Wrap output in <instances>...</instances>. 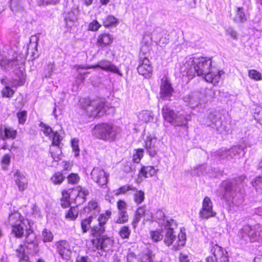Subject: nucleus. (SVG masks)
Listing matches in <instances>:
<instances>
[{"instance_id":"obj_1","label":"nucleus","mask_w":262,"mask_h":262,"mask_svg":"<svg viewBox=\"0 0 262 262\" xmlns=\"http://www.w3.org/2000/svg\"><path fill=\"white\" fill-rule=\"evenodd\" d=\"M211 64V58L190 57L180 66V71L183 76H186L191 79L195 75L202 76L206 81L216 85L224 72L223 70L213 71Z\"/></svg>"},{"instance_id":"obj_2","label":"nucleus","mask_w":262,"mask_h":262,"mask_svg":"<svg viewBox=\"0 0 262 262\" xmlns=\"http://www.w3.org/2000/svg\"><path fill=\"white\" fill-rule=\"evenodd\" d=\"M245 177L241 176L232 181H224L222 186L224 188V193L222 199L228 202H232L233 205L238 206L242 203L243 197L241 192L242 183L244 182Z\"/></svg>"},{"instance_id":"obj_3","label":"nucleus","mask_w":262,"mask_h":262,"mask_svg":"<svg viewBox=\"0 0 262 262\" xmlns=\"http://www.w3.org/2000/svg\"><path fill=\"white\" fill-rule=\"evenodd\" d=\"M177 224L176 221L170 219L165 222V226L162 228L164 236V242L167 246L172 245V249L173 250H179L183 247L186 243V236L184 232L181 230L178 236H177L174 229L176 228Z\"/></svg>"},{"instance_id":"obj_4","label":"nucleus","mask_w":262,"mask_h":262,"mask_svg":"<svg viewBox=\"0 0 262 262\" xmlns=\"http://www.w3.org/2000/svg\"><path fill=\"white\" fill-rule=\"evenodd\" d=\"M120 127L106 123L98 124L93 128V135L97 139L113 142L119 137Z\"/></svg>"},{"instance_id":"obj_5","label":"nucleus","mask_w":262,"mask_h":262,"mask_svg":"<svg viewBox=\"0 0 262 262\" xmlns=\"http://www.w3.org/2000/svg\"><path fill=\"white\" fill-rule=\"evenodd\" d=\"M79 103L82 108L94 118L101 117L106 111L104 103L99 100H91L89 98H82L79 99Z\"/></svg>"},{"instance_id":"obj_6","label":"nucleus","mask_w":262,"mask_h":262,"mask_svg":"<svg viewBox=\"0 0 262 262\" xmlns=\"http://www.w3.org/2000/svg\"><path fill=\"white\" fill-rule=\"evenodd\" d=\"M162 115L164 120L174 126L185 125L187 121L191 119L190 115L184 114V113H176L167 105L162 108Z\"/></svg>"},{"instance_id":"obj_7","label":"nucleus","mask_w":262,"mask_h":262,"mask_svg":"<svg viewBox=\"0 0 262 262\" xmlns=\"http://www.w3.org/2000/svg\"><path fill=\"white\" fill-rule=\"evenodd\" d=\"M113 240L106 235L93 239L91 241V245L89 249L92 251L98 250L100 255H103V252H106L111 250L113 245Z\"/></svg>"},{"instance_id":"obj_8","label":"nucleus","mask_w":262,"mask_h":262,"mask_svg":"<svg viewBox=\"0 0 262 262\" xmlns=\"http://www.w3.org/2000/svg\"><path fill=\"white\" fill-rule=\"evenodd\" d=\"M7 226L12 228V233L17 237H21L24 233V227L19 213L14 211L10 213L6 222Z\"/></svg>"},{"instance_id":"obj_9","label":"nucleus","mask_w":262,"mask_h":262,"mask_svg":"<svg viewBox=\"0 0 262 262\" xmlns=\"http://www.w3.org/2000/svg\"><path fill=\"white\" fill-rule=\"evenodd\" d=\"M210 250L213 255L206 257V262H228V253L222 247L213 242L210 243Z\"/></svg>"},{"instance_id":"obj_10","label":"nucleus","mask_w":262,"mask_h":262,"mask_svg":"<svg viewBox=\"0 0 262 262\" xmlns=\"http://www.w3.org/2000/svg\"><path fill=\"white\" fill-rule=\"evenodd\" d=\"M245 154L242 146H234L230 149L221 148L215 152V156L221 159H231L239 158Z\"/></svg>"},{"instance_id":"obj_11","label":"nucleus","mask_w":262,"mask_h":262,"mask_svg":"<svg viewBox=\"0 0 262 262\" xmlns=\"http://www.w3.org/2000/svg\"><path fill=\"white\" fill-rule=\"evenodd\" d=\"M144 47L141 49L139 54V65L137 68L138 72L140 75L145 77H150L152 72V67L147 57L142 53Z\"/></svg>"},{"instance_id":"obj_12","label":"nucleus","mask_w":262,"mask_h":262,"mask_svg":"<svg viewBox=\"0 0 262 262\" xmlns=\"http://www.w3.org/2000/svg\"><path fill=\"white\" fill-rule=\"evenodd\" d=\"M202 123L207 126L215 128L216 130L222 134L224 132H228L226 127L223 124L221 118L217 117L213 113H210L204 119Z\"/></svg>"},{"instance_id":"obj_13","label":"nucleus","mask_w":262,"mask_h":262,"mask_svg":"<svg viewBox=\"0 0 262 262\" xmlns=\"http://www.w3.org/2000/svg\"><path fill=\"white\" fill-rule=\"evenodd\" d=\"M199 214L200 218L202 220H207L216 215V213L213 209V203L208 196L204 198Z\"/></svg>"},{"instance_id":"obj_14","label":"nucleus","mask_w":262,"mask_h":262,"mask_svg":"<svg viewBox=\"0 0 262 262\" xmlns=\"http://www.w3.org/2000/svg\"><path fill=\"white\" fill-rule=\"evenodd\" d=\"M173 89L170 81L166 77H163L161 80L160 97L164 100H170Z\"/></svg>"},{"instance_id":"obj_15","label":"nucleus","mask_w":262,"mask_h":262,"mask_svg":"<svg viewBox=\"0 0 262 262\" xmlns=\"http://www.w3.org/2000/svg\"><path fill=\"white\" fill-rule=\"evenodd\" d=\"M159 142L157 138L151 135L147 136L145 139V147L147 153L151 157H155L159 150Z\"/></svg>"},{"instance_id":"obj_16","label":"nucleus","mask_w":262,"mask_h":262,"mask_svg":"<svg viewBox=\"0 0 262 262\" xmlns=\"http://www.w3.org/2000/svg\"><path fill=\"white\" fill-rule=\"evenodd\" d=\"M151 38L160 46H165L168 43L169 39V35L166 31L160 28H157L154 30Z\"/></svg>"},{"instance_id":"obj_17","label":"nucleus","mask_w":262,"mask_h":262,"mask_svg":"<svg viewBox=\"0 0 262 262\" xmlns=\"http://www.w3.org/2000/svg\"><path fill=\"white\" fill-rule=\"evenodd\" d=\"M91 176L92 180L100 186H104L107 183V176L104 170L99 167H94Z\"/></svg>"},{"instance_id":"obj_18","label":"nucleus","mask_w":262,"mask_h":262,"mask_svg":"<svg viewBox=\"0 0 262 262\" xmlns=\"http://www.w3.org/2000/svg\"><path fill=\"white\" fill-rule=\"evenodd\" d=\"M24 63V60L19 61L18 58L8 59L6 57L0 56V68L3 71H9Z\"/></svg>"},{"instance_id":"obj_19","label":"nucleus","mask_w":262,"mask_h":262,"mask_svg":"<svg viewBox=\"0 0 262 262\" xmlns=\"http://www.w3.org/2000/svg\"><path fill=\"white\" fill-rule=\"evenodd\" d=\"M79 11L77 8H73L69 11L63 13L64 20L67 27L71 28L75 25L78 19Z\"/></svg>"},{"instance_id":"obj_20","label":"nucleus","mask_w":262,"mask_h":262,"mask_svg":"<svg viewBox=\"0 0 262 262\" xmlns=\"http://www.w3.org/2000/svg\"><path fill=\"white\" fill-rule=\"evenodd\" d=\"M92 68H99L103 71L111 72L113 73L117 74L120 76H122V73L120 72L119 69L108 60H101L96 65L93 66Z\"/></svg>"},{"instance_id":"obj_21","label":"nucleus","mask_w":262,"mask_h":262,"mask_svg":"<svg viewBox=\"0 0 262 262\" xmlns=\"http://www.w3.org/2000/svg\"><path fill=\"white\" fill-rule=\"evenodd\" d=\"M14 178L15 183L20 191H24L28 187V181L25 176L18 170L14 173Z\"/></svg>"},{"instance_id":"obj_22","label":"nucleus","mask_w":262,"mask_h":262,"mask_svg":"<svg viewBox=\"0 0 262 262\" xmlns=\"http://www.w3.org/2000/svg\"><path fill=\"white\" fill-rule=\"evenodd\" d=\"M56 246L57 251L62 258H64L69 256L71 251V247L68 242L60 241L56 243Z\"/></svg>"},{"instance_id":"obj_23","label":"nucleus","mask_w":262,"mask_h":262,"mask_svg":"<svg viewBox=\"0 0 262 262\" xmlns=\"http://www.w3.org/2000/svg\"><path fill=\"white\" fill-rule=\"evenodd\" d=\"M0 132V137L3 140L7 139H14L17 134L16 130L12 127L6 126L2 127Z\"/></svg>"},{"instance_id":"obj_24","label":"nucleus","mask_w":262,"mask_h":262,"mask_svg":"<svg viewBox=\"0 0 262 262\" xmlns=\"http://www.w3.org/2000/svg\"><path fill=\"white\" fill-rule=\"evenodd\" d=\"M26 75L21 70H17L16 77L9 81V84L13 87H17L24 84Z\"/></svg>"},{"instance_id":"obj_25","label":"nucleus","mask_w":262,"mask_h":262,"mask_svg":"<svg viewBox=\"0 0 262 262\" xmlns=\"http://www.w3.org/2000/svg\"><path fill=\"white\" fill-rule=\"evenodd\" d=\"M113 40L112 35L108 33H103L98 36L96 44L101 48H104L111 45Z\"/></svg>"},{"instance_id":"obj_26","label":"nucleus","mask_w":262,"mask_h":262,"mask_svg":"<svg viewBox=\"0 0 262 262\" xmlns=\"http://www.w3.org/2000/svg\"><path fill=\"white\" fill-rule=\"evenodd\" d=\"M84 213H90V215H95L100 211V207L96 200H91L83 209Z\"/></svg>"},{"instance_id":"obj_27","label":"nucleus","mask_w":262,"mask_h":262,"mask_svg":"<svg viewBox=\"0 0 262 262\" xmlns=\"http://www.w3.org/2000/svg\"><path fill=\"white\" fill-rule=\"evenodd\" d=\"M251 236V242L262 241V226L259 224L252 227V234Z\"/></svg>"},{"instance_id":"obj_28","label":"nucleus","mask_w":262,"mask_h":262,"mask_svg":"<svg viewBox=\"0 0 262 262\" xmlns=\"http://www.w3.org/2000/svg\"><path fill=\"white\" fill-rule=\"evenodd\" d=\"M252 227L253 226H250L249 225H244L238 231V237L245 242H247L248 241L251 242L250 234H252Z\"/></svg>"},{"instance_id":"obj_29","label":"nucleus","mask_w":262,"mask_h":262,"mask_svg":"<svg viewBox=\"0 0 262 262\" xmlns=\"http://www.w3.org/2000/svg\"><path fill=\"white\" fill-rule=\"evenodd\" d=\"M184 100L185 102H187L189 105L192 108L196 107L200 103V99L198 93H192L185 96Z\"/></svg>"},{"instance_id":"obj_30","label":"nucleus","mask_w":262,"mask_h":262,"mask_svg":"<svg viewBox=\"0 0 262 262\" xmlns=\"http://www.w3.org/2000/svg\"><path fill=\"white\" fill-rule=\"evenodd\" d=\"M78 193L75 198V203L79 205L85 202L86 196L89 195V191L88 189L84 188H80L78 189Z\"/></svg>"},{"instance_id":"obj_31","label":"nucleus","mask_w":262,"mask_h":262,"mask_svg":"<svg viewBox=\"0 0 262 262\" xmlns=\"http://www.w3.org/2000/svg\"><path fill=\"white\" fill-rule=\"evenodd\" d=\"M156 173V170L153 166H142L141 168L139 174L145 178L152 177Z\"/></svg>"},{"instance_id":"obj_32","label":"nucleus","mask_w":262,"mask_h":262,"mask_svg":"<svg viewBox=\"0 0 262 262\" xmlns=\"http://www.w3.org/2000/svg\"><path fill=\"white\" fill-rule=\"evenodd\" d=\"M136 213L138 215L141 216L142 218L144 217V221H149L152 218V216L149 213V211L146 209V206L139 207L136 211Z\"/></svg>"},{"instance_id":"obj_33","label":"nucleus","mask_w":262,"mask_h":262,"mask_svg":"<svg viewBox=\"0 0 262 262\" xmlns=\"http://www.w3.org/2000/svg\"><path fill=\"white\" fill-rule=\"evenodd\" d=\"M247 20V17L243 8L237 7L236 11V15L234 21L236 23H244Z\"/></svg>"},{"instance_id":"obj_34","label":"nucleus","mask_w":262,"mask_h":262,"mask_svg":"<svg viewBox=\"0 0 262 262\" xmlns=\"http://www.w3.org/2000/svg\"><path fill=\"white\" fill-rule=\"evenodd\" d=\"M139 120L145 122H149L152 121L154 119V115L152 112L149 111H143L138 115Z\"/></svg>"},{"instance_id":"obj_35","label":"nucleus","mask_w":262,"mask_h":262,"mask_svg":"<svg viewBox=\"0 0 262 262\" xmlns=\"http://www.w3.org/2000/svg\"><path fill=\"white\" fill-rule=\"evenodd\" d=\"M154 218L156 222H158L159 224L161 225L162 227H164L165 226V222L169 220L166 219L164 213L160 209L157 211Z\"/></svg>"},{"instance_id":"obj_36","label":"nucleus","mask_w":262,"mask_h":262,"mask_svg":"<svg viewBox=\"0 0 262 262\" xmlns=\"http://www.w3.org/2000/svg\"><path fill=\"white\" fill-rule=\"evenodd\" d=\"M105 227L102 226L99 224L97 226H95L91 228V234L97 238L100 237L103 235V234L105 232Z\"/></svg>"},{"instance_id":"obj_37","label":"nucleus","mask_w":262,"mask_h":262,"mask_svg":"<svg viewBox=\"0 0 262 262\" xmlns=\"http://www.w3.org/2000/svg\"><path fill=\"white\" fill-rule=\"evenodd\" d=\"M135 192L134 193V200L137 204H141L144 200V192L142 190H138L134 187L133 190Z\"/></svg>"},{"instance_id":"obj_38","label":"nucleus","mask_w":262,"mask_h":262,"mask_svg":"<svg viewBox=\"0 0 262 262\" xmlns=\"http://www.w3.org/2000/svg\"><path fill=\"white\" fill-rule=\"evenodd\" d=\"M117 24V19L112 15H108L103 19V25L105 27L116 26Z\"/></svg>"},{"instance_id":"obj_39","label":"nucleus","mask_w":262,"mask_h":262,"mask_svg":"<svg viewBox=\"0 0 262 262\" xmlns=\"http://www.w3.org/2000/svg\"><path fill=\"white\" fill-rule=\"evenodd\" d=\"M16 254L18 258V262H29V257L25 254L24 247H21L17 249Z\"/></svg>"},{"instance_id":"obj_40","label":"nucleus","mask_w":262,"mask_h":262,"mask_svg":"<svg viewBox=\"0 0 262 262\" xmlns=\"http://www.w3.org/2000/svg\"><path fill=\"white\" fill-rule=\"evenodd\" d=\"M35 239V235L32 232V231L31 230L27 231L26 237V242L28 244V245H26L25 246L29 248H31V246L34 247L36 245V244L34 243Z\"/></svg>"},{"instance_id":"obj_41","label":"nucleus","mask_w":262,"mask_h":262,"mask_svg":"<svg viewBox=\"0 0 262 262\" xmlns=\"http://www.w3.org/2000/svg\"><path fill=\"white\" fill-rule=\"evenodd\" d=\"M50 153L51 157L54 161L58 162L60 160L61 150L59 146L51 147Z\"/></svg>"},{"instance_id":"obj_42","label":"nucleus","mask_w":262,"mask_h":262,"mask_svg":"<svg viewBox=\"0 0 262 262\" xmlns=\"http://www.w3.org/2000/svg\"><path fill=\"white\" fill-rule=\"evenodd\" d=\"M112 212L110 210H106L105 213L101 214L98 219V224L104 226L108 220L111 217Z\"/></svg>"},{"instance_id":"obj_43","label":"nucleus","mask_w":262,"mask_h":262,"mask_svg":"<svg viewBox=\"0 0 262 262\" xmlns=\"http://www.w3.org/2000/svg\"><path fill=\"white\" fill-rule=\"evenodd\" d=\"M49 139L52 140V147H56L60 146V143L62 138L58 132L56 131L54 132L51 135V138Z\"/></svg>"},{"instance_id":"obj_44","label":"nucleus","mask_w":262,"mask_h":262,"mask_svg":"<svg viewBox=\"0 0 262 262\" xmlns=\"http://www.w3.org/2000/svg\"><path fill=\"white\" fill-rule=\"evenodd\" d=\"M39 126L41 128V130L43 132V134L48 137L49 138H51V135L54 133V131L52 129V128L49 126V125L45 124L43 122H41L39 124Z\"/></svg>"},{"instance_id":"obj_45","label":"nucleus","mask_w":262,"mask_h":262,"mask_svg":"<svg viewBox=\"0 0 262 262\" xmlns=\"http://www.w3.org/2000/svg\"><path fill=\"white\" fill-rule=\"evenodd\" d=\"M128 220V215L127 211H118V217L117 219L115 221V223L117 224H124Z\"/></svg>"},{"instance_id":"obj_46","label":"nucleus","mask_w":262,"mask_h":262,"mask_svg":"<svg viewBox=\"0 0 262 262\" xmlns=\"http://www.w3.org/2000/svg\"><path fill=\"white\" fill-rule=\"evenodd\" d=\"M252 186L257 192L262 193V177H257L251 182Z\"/></svg>"},{"instance_id":"obj_47","label":"nucleus","mask_w":262,"mask_h":262,"mask_svg":"<svg viewBox=\"0 0 262 262\" xmlns=\"http://www.w3.org/2000/svg\"><path fill=\"white\" fill-rule=\"evenodd\" d=\"M154 259L155 255L151 251L148 250L141 257V262H154Z\"/></svg>"},{"instance_id":"obj_48","label":"nucleus","mask_w":262,"mask_h":262,"mask_svg":"<svg viewBox=\"0 0 262 262\" xmlns=\"http://www.w3.org/2000/svg\"><path fill=\"white\" fill-rule=\"evenodd\" d=\"M254 119L260 125H262V107L257 106L254 109L253 113Z\"/></svg>"},{"instance_id":"obj_49","label":"nucleus","mask_w":262,"mask_h":262,"mask_svg":"<svg viewBox=\"0 0 262 262\" xmlns=\"http://www.w3.org/2000/svg\"><path fill=\"white\" fill-rule=\"evenodd\" d=\"M92 219L93 216L92 215H90L87 219L82 221L81 226L83 233L86 232L89 229Z\"/></svg>"},{"instance_id":"obj_50","label":"nucleus","mask_w":262,"mask_h":262,"mask_svg":"<svg viewBox=\"0 0 262 262\" xmlns=\"http://www.w3.org/2000/svg\"><path fill=\"white\" fill-rule=\"evenodd\" d=\"M150 236L151 239L155 242L160 241L163 237V235L161 233V231L159 230L151 231L150 232Z\"/></svg>"},{"instance_id":"obj_51","label":"nucleus","mask_w":262,"mask_h":262,"mask_svg":"<svg viewBox=\"0 0 262 262\" xmlns=\"http://www.w3.org/2000/svg\"><path fill=\"white\" fill-rule=\"evenodd\" d=\"M69 194L66 191L62 192V198L61 199V205L63 208H66L70 206Z\"/></svg>"},{"instance_id":"obj_52","label":"nucleus","mask_w":262,"mask_h":262,"mask_svg":"<svg viewBox=\"0 0 262 262\" xmlns=\"http://www.w3.org/2000/svg\"><path fill=\"white\" fill-rule=\"evenodd\" d=\"M62 174L60 172H57L52 177L51 180L54 184H60L63 181Z\"/></svg>"},{"instance_id":"obj_53","label":"nucleus","mask_w":262,"mask_h":262,"mask_svg":"<svg viewBox=\"0 0 262 262\" xmlns=\"http://www.w3.org/2000/svg\"><path fill=\"white\" fill-rule=\"evenodd\" d=\"M78 216V210L76 207H71L66 214V217L71 220H74Z\"/></svg>"},{"instance_id":"obj_54","label":"nucleus","mask_w":262,"mask_h":262,"mask_svg":"<svg viewBox=\"0 0 262 262\" xmlns=\"http://www.w3.org/2000/svg\"><path fill=\"white\" fill-rule=\"evenodd\" d=\"M79 140L77 139L74 138L71 141V146L74 156L77 157L79 155L80 149L78 145Z\"/></svg>"},{"instance_id":"obj_55","label":"nucleus","mask_w":262,"mask_h":262,"mask_svg":"<svg viewBox=\"0 0 262 262\" xmlns=\"http://www.w3.org/2000/svg\"><path fill=\"white\" fill-rule=\"evenodd\" d=\"M43 242H51L53 239V235L51 232L45 229L42 233Z\"/></svg>"},{"instance_id":"obj_56","label":"nucleus","mask_w":262,"mask_h":262,"mask_svg":"<svg viewBox=\"0 0 262 262\" xmlns=\"http://www.w3.org/2000/svg\"><path fill=\"white\" fill-rule=\"evenodd\" d=\"M206 165L205 164L200 165L193 169V173L198 176L207 173Z\"/></svg>"},{"instance_id":"obj_57","label":"nucleus","mask_w":262,"mask_h":262,"mask_svg":"<svg viewBox=\"0 0 262 262\" xmlns=\"http://www.w3.org/2000/svg\"><path fill=\"white\" fill-rule=\"evenodd\" d=\"M249 76L250 78L256 81L260 80L262 79L261 74L255 70H249Z\"/></svg>"},{"instance_id":"obj_58","label":"nucleus","mask_w":262,"mask_h":262,"mask_svg":"<svg viewBox=\"0 0 262 262\" xmlns=\"http://www.w3.org/2000/svg\"><path fill=\"white\" fill-rule=\"evenodd\" d=\"M143 156V149H138L133 157V160L134 162L138 163Z\"/></svg>"},{"instance_id":"obj_59","label":"nucleus","mask_w":262,"mask_h":262,"mask_svg":"<svg viewBox=\"0 0 262 262\" xmlns=\"http://www.w3.org/2000/svg\"><path fill=\"white\" fill-rule=\"evenodd\" d=\"M119 233L120 236L122 238H127L129 237L130 234V230H129L128 227L123 226L121 228Z\"/></svg>"},{"instance_id":"obj_60","label":"nucleus","mask_w":262,"mask_h":262,"mask_svg":"<svg viewBox=\"0 0 262 262\" xmlns=\"http://www.w3.org/2000/svg\"><path fill=\"white\" fill-rule=\"evenodd\" d=\"M134 187L131 185H124L122 187H120L116 190L115 194L118 195L120 194L125 193L126 191L132 190H133Z\"/></svg>"},{"instance_id":"obj_61","label":"nucleus","mask_w":262,"mask_h":262,"mask_svg":"<svg viewBox=\"0 0 262 262\" xmlns=\"http://www.w3.org/2000/svg\"><path fill=\"white\" fill-rule=\"evenodd\" d=\"M101 25L97 20H94L89 25L88 30L92 31H97L101 27Z\"/></svg>"},{"instance_id":"obj_62","label":"nucleus","mask_w":262,"mask_h":262,"mask_svg":"<svg viewBox=\"0 0 262 262\" xmlns=\"http://www.w3.org/2000/svg\"><path fill=\"white\" fill-rule=\"evenodd\" d=\"M2 93L3 97L10 98L13 96L14 91L11 89L10 86H6L2 90Z\"/></svg>"},{"instance_id":"obj_63","label":"nucleus","mask_w":262,"mask_h":262,"mask_svg":"<svg viewBox=\"0 0 262 262\" xmlns=\"http://www.w3.org/2000/svg\"><path fill=\"white\" fill-rule=\"evenodd\" d=\"M10 162V157L8 154H5L2 159L1 163L3 169H7Z\"/></svg>"},{"instance_id":"obj_64","label":"nucleus","mask_w":262,"mask_h":262,"mask_svg":"<svg viewBox=\"0 0 262 262\" xmlns=\"http://www.w3.org/2000/svg\"><path fill=\"white\" fill-rule=\"evenodd\" d=\"M17 116L18 119L19 123L23 124L26 120L27 112L25 111L18 112L17 114Z\"/></svg>"}]
</instances>
